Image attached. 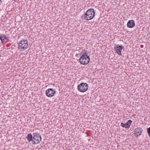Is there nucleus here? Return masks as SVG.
Listing matches in <instances>:
<instances>
[{"instance_id": "1", "label": "nucleus", "mask_w": 150, "mask_h": 150, "mask_svg": "<svg viewBox=\"0 0 150 150\" xmlns=\"http://www.w3.org/2000/svg\"><path fill=\"white\" fill-rule=\"evenodd\" d=\"M95 12L93 8H90L85 13L84 17L86 20L92 19L95 16Z\"/></svg>"}, {"instance_id": "2", "label": "nucleus", "mask_w": 150, "mask_h": 150, "mask_svg": "<svg viewBox=\"0 0 150 150\" xmlns=\"http://www.w3.org/2000/svg\"><path fill=\"white\" fill-rule=\"evenodd\" d=\"M86 54V53H85L84 54H83L79 58L80 62L81 64L84 65L87 64L90 61L89 56Z\"/></svg>"}, {"instance_id": "3", "label": "nucleus", "mask_w": 150, "mask_h": 150, "mask_svg": "<svg viewBox=\"0 0 150 150\" xmlns=\"http://www.w3.org/2000/svg\"><path fill=\"white\" fill-rule=\"evenodd\" d=\"M88 85L86 83H82L79 85L77 88L79 91L84 92L86 91L88 88Z\"/></svg>"}, {"instance_id": "4", "label": "nucleus", "mask_w": 150, "mask_h": 150, "mask_svg": "<svg viewBox=\"0 0 150 150\" xmlns=\"http://www.w3.org/2000/svg\"><path fill=\"white\" fill-rule=\"evenodd\" d=\"M33 135L34 137L31 143L34 144H37L41 141V137L39 134L37 133H35Z\"/></svg>"}, {"instance_id": "5", "label": "nucleus", "mask_w": 150, "mask_h": 150, "mask_svg": "<svg viewBox=\"0 0 150 150\" xmlns=\"http://www.w3.org/2000/svg\"><path fill=\"white\" fill-rule=\"evenodd\" d=\"M28 46V41L26 40L21 41L18 44V48L23 49L24 50L26 49Z\"/></svg>"}, {"instance_id": "6", "label": "nucleus", "mask_w": 150, "mask_h": 150, "mask_svg": "<svg viewBox=\"0 0 150 150\" xmlns=\"http://www.w3.org/2000/svg\"><path fill=\"white\" fill-rule=\"evenodd\" d=\"M56 91L52 88H49L45 91V94L48 97H51L54 96L55 93Z\"/></svg>"}, {"instance_id": "7", "label": "nucleus", "mask_w": 150, "mask_h": 150, "mask_svg": "<svg viewBox=\"0 0 150 150\" xmlns=\"http://www.w3.org/2000/svg\"><path fill=\"white\" fill-rule=\"evenodd\" d=\"M122 49V46L116 45L114 47V49L117 53L119 55H121V51Z\"/></svg>"}, {"instance_id": "8", "label": "nucleus", "mask_w": 150, "mask_h": 150, "mask_svg": "<svg viewBox=\"0 0 150 150\" xmlns=\"http://www.w3.org/2000/svg\"><path fill=\"white\" fill-rule=\"evenodd\" d=\"M132 122V121L131 120H129L125 124L122 122L121 123V125L123 127L129 128Z\"/></svg>"}, {"instance_id": "9", "label": "nucleus", "mask_w": 150, "mask_h": 150, "mask_svg": "<svg viewBox=\"0 0 150 150\" xmlns=\"http://www.w3.org/2000/svg\"><path fill=\"white\" fill-rule=\"evenodd\" d=\"M135 135L137 137L140 135L142 132V129L141 128H137L135 129Z\"/></svg>"}, {"instance_id": "10", "label": "nucleus", "mask_w": 150, "mask_h": 150, "mask_svg": "<svg viewBox=\"0 0 150 150\" xmlns=\"http://www.w3.org/2000/svg\"><path fill=\"white\" fill-rule=\"evenodd\" d=\"M135 25V23L133 20H129L127 24V27L129 28H132Z\"/></svg>"}, {"instance_id": "11", "label": "nucleus", "mask_w": 150, "mask_h": 150, "mask_svg": "<svg viewBox=\"0 0 150 150\" xmlns=\"http://www.w3.org/2000/svg\"><path fill=\"white\" fill-rule=\"evenodd\" d=\"M0 39L2 43L6 42L8 40V38L5 35H2L0 36Z\"/></svg>"}, {"instance_id": "12", "label": "nucleus", "mask_w": 150, "mask_h": 150, "mask_svg": "<svg viewBox=\"0 0 150 150\" xmlns=\"http://www.w3.org/2000/svg\"><path fill=\"white\" fill-rule=\"evenodd\" d=\"M28 140L29 142H32L33 138L32 134H28L26 137Z\"/></svg>"}, {"instance_id": "13", "label": "nucleus", "mask_w": 150, "mask_h": 150, "mask_svg": "<svg viewBox=\"0 0 150 150\" xmlns=\"http://www.w3.org/2000/svg\"><path fill=\"white\" fill-rule=\"evenodd\" d=\"M147 132L150 137V127L147 129Z\"/></svg>"}, {"instance_id": "14", "label": "nucleus", "mask_w": 150, "mask_h": 150, "mask_svg": "<svg viewBox=\"0 0 150 150\" xmlns=\"http://www.w3.org/2000/svg\"><path fill=\"white\" fill-rule=\"evenodd\" d=\"M142 46H143V45H141V47H142Z\"/></svg>"}, {"instance_id": "15", "label": "nucleus", "mask_w": 150, "mask_h": 150, "mask_svg": "<svg viewBox=\"0 0 150 150\" xmlns=\"http://www.w3.org/2000/svg\"><path fill=\"white\" fill-rule=\"evenodd\" d=\"M142 46H143V45H141V47H142Z\"/></svg>"}]
</instances>
